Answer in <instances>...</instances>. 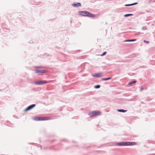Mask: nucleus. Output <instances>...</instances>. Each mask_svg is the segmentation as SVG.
Here are the masks:
<instances>
[{
  "label": "nucleus",
  "instance_id": "1",
  "mask_svg": "<svg viewBox=\"0 0 155 155\" xmlns=\"http://www.w3.org/2000/svg\"><path fill=\"white\" fill-rule=\"evenodd\" d=\"M136 142H122L117 143H116V145L118 146H132L136 145Z\"/></svg>",
  "mask_w": 155,
  "mask_h": 155
},
{
  "label": "nucleus",
  "instance_id": "2",
  "mask_svg": "<svg viewBox=\"0 0 155 155\" xmlns=\"http://www.w3.org/2000/svg\"><path fill=\"white\" fill-rule=\"evenodd\" d=\"M78 13L80 15L84 16H88L92 18H94L95 17L94 15L88 12L81 11L79 12Z\"/></svg>",
  "mask_w": 155,
  "mask_h": 155
},
{
  "label": "nucleus",
  "instance_id": "3",
  "mask_svg": "<svg viewBox=\"0 0 155 155\" xmlns=\"http://www.w3.org/2000/svg\"><path fill=\"white\" fill-rule=\"evenodd\" d=\"M101 113L100 111H94L90 112L88 114L91 117H96L99 115Z\"/></svg>",
  "mask_w": 155,
  "mask_h": 155
},
{
  "label": "nucleus",
  "instance_id": "4",
  "mask_svg": "<svg viewBox=\"0 0 155 155\" xmlns=\"http://www.w3.org/2000/svg\"><path fill=\"white\" fill-rule=\"evenodd\" d=\"M49 117H35L33 119L36 121L45 120H49Z\"/></svg>",
  "mask_w": 155,
  "mask_h": 155
},
{
  "label": "nucleus",
  "instance_id": "5",
  "mask_svg": "<svg viewBox=\"0 0 155 155\" xmlns=\"http://www.w3.org/2000/svg\"><path fill=\"white\" fill-rule=\"evenodd\" d=\"M48 82L46 81H40L35 82V84L36 85H40L43 84H45L48 83Z\"/></svg>",
  "mask_w": 155,
  "mask_h": 155
},
{
  "label": "nucleus",
  "instance_id": "6",
  "mask_svg": "<svg viewBox=\"0 0 155 155\" xmlns=\"http://www.w3.org/2000/svg\"><path fill=\"white\" fill-rule=\"evenodd\" d=\"M36 105L35 104H32L31 105H30L28 106L26 109H25L24 111H26L28 110H29L34 107Z\"/></svg>",
  "mask_w": 155,
  "mask_h": 155
},
{
  "label": "nucleus",
  "instance_id": "7",
  "mask_svg": "<svg viewBox=\"0 0 155 155\" xmlns=\"http://www.w3.org/2000/svg\"><path fill=\"white\" fill-rule=\"evenodd\" d=\"M92 76L94 77H100L103 75L101 73H97L94 74H92Z\"/></svg>",
  "mask_w": 155,
  "mask_h": 155
},
{
  "label": "nucleus",
  "instance_id": "8",
  "mask_svg": "<svg viewBox=\"0 0 155 155\" xmlns=\"http://www.w3.org/2000/svg\"><path fill=\"white\" fill-rule=\"evenodd\" d=\"M35 72L36 73H45L46 72V71L45 70H35Z\"/></svg>",
  "mask_w": 155,
  "mask_h": 155
},
{
  "label": "nucleus",
  "instance_id": "9",
  "mask_svg": "<svg viewBox=\"0 0 155 155\" xmlns=\"http://www.w3.org/2000/svg\"><path fill=\"white\" fill-rule=\"evenodd\" d=\"M72 6L74 7H81V4L80 3H78L76 4H72Z\"/></svg>",
  "mask_w": 155,
  "mask_h": 155
},
{
  "label": "nucleus",
  "instance_id": "10",
  "mask_svg": "<svg viewBox=\"0 0 155 155\" xmlns=\"http://www.w3.org/2000/svg\"><path fill=\"white\" fill-rule=\"evenodd\" d=\"M117 111L121 112H125L127 111V110H125L123 109H117Z\"/></svg>",
  "mask_w": 155,
  "mask_h": 155
},
{
  "label": "nucleus",
  "instance_id": "11",
  "mask_svg": "<svg viewBox=\"0 0 155 155\" xmlns=\"http://www.w3.org/2000/svg\"><path fill=\"white\" fill-rule=\"evenodd\" d=\"M136 39H128L125 40L124 41L125 42H129V41H134L136 40Z\"/></svg>",
  "mask_w": 155,
  "mask_h": 155
},
{
  "label": "nucleus",
  "instance_id": "12",
  "mask_svg": "<svg viewBox=\"0 0 155 155\" xmlns=\"http://www.w3.org/2000/svg\"><path fill=\"white\" fill-rule=\"evenodd\" d=\"M137 82V81L136 80L134 81H131L128 84L129 85H131L132 84H135Z\"/></svg>",
  "mask_w": 155,
  "mask_h": 155
},
{
  "label": "nucleus",
  "instance_id": "13",
  "mask_svg": "<svg viewBox=\"0 0 155 155\" xmlns=\"http://www.w3.org/2000/svg\"><path fill=\"white\" fill-rule=\"evenodd\" d=\"M111 78H103L102 79V81H107L108 80H110L111 79Z\"/></svg>",
  "mask_w": 155,
  "mask_h": 155
},
{
  "label": "nucleus",
  "instance_id": "14",
  "mask_svg": "<svg viewBox=\"0 0 155 155\" xmlns=\"http://www.w3.org/2000/svg\"><path fill=\"white\" fill-rule=\"evenodd\" d=\"M133 15L132 14H128L125 15L124 16L125 17H127L130 16H132Z\"/></svg>",
  "mask_w": 155,
  "mask_h": 155
},
{
  "label": "nucleus",
  "instance_id": "15",
  "mask_svg": "<svg viewBox=\"0 0 155 155\" xmlns=\"http://www.w3.org/2000/svg\"><path fill=\"white\" fill-rule=\"evenodd\" d=\"M100 85H97L94 86V88L96 89L99 88L100 87Z\"/></svg>",
  "mask_w": 155,
  "mask_h": 155
},
{
  "label": "nucleus",
  "instance_id": "16",
  "mask_svg": "<svg viewBox=\"0 0 155 155\" xmlns=\"http://www.w3.org/2000/svg\"><path fill=\"white\" fill-rule=\"evenodd\" d=\"M107 53V52L105 51L102 54H101V56H104Z\"/></svg>",
  "mask_w": 155,
  "mask_h": 155
},
{
  "label": "nucleus",
  "instance_id": "17",
  "mask_svg": "<svg viewBox=\"0 0 155 155\" xmlns=\"http://www.w3.org/2000/svg\"><path fill=\"white\" fill-rule=\"evenodd\" d=\"M147 29V28L146 27H143L142 28V30H146Z\"/></svg>",
  "mask_w": 155,
  "mask_h": 155
},
{
  "label": "nucleus",
  "instance_id": "18",
  "mask_svg": "<svg viewBox=\"0 0 155 155\" xmlns=\"http://www.w3.org/2000/svg\"><path fill=\"white\" fill-rule=\"evenodd\" d=\"M143 42L146 43H147V44H149V42L148 41H146V40H144L143 41Z\"/></svg>",
  "mask_w": 155,
  "mask_h": 155
},
{
  "label": "nucleus",
  "instance_id": "19",
  "mask_svg": "<svg viewBox=\"0 0 155 155\" xmlns=\"http://www.w3.org/2000/svg\"><path fill=\"white\" fill-rule=\"evenodd\" d=\"M29 43L31 44L33 43V41L32 40H31L29 41Z\"/></svg>",
  "mask_w": 155,
  "mask_h": 155
},
{
  "label": "nucleus",
  "instance_id": "20",
  "mask_svg": "<svg viewBox=\"0 0 155 155\" xmlns=\"http://www.w3.org/2000/svg\"><path fill=\"white\" fill-rule=\"evenodd\" d=\"M125 6H132V5H131V4H126V5H125Z\"/></svg>",
  "mask_w": 155,
  "mask_h": 155
},
{
  "label": "nucleus",
  "instance_id": "21",
  "mask_svg": "<svg viewBox=\"0 0 155 155\" xmlns=\"http://www.w3.org/2000/svg\"><path fill=\"white\" fill-rule=\"evenodd\" d=\"M144 89V88L142 87H140V91H143Z\"/></svg>",
  "mask_w": 155,
  "mask_h": 155
},
{
  "label": "nucleus",
  "instance_id": "22",
  "mask_svg": "<svg viewBox=\"0 0 155 155\" xmlns=\"http://www.w3.org/2000/svg\"><path fill=\"white\" fill-rule=\"evenodd\" d=\"M137 3H133V4H131V5H132H132H137Z\"/></svg>",
  "mask_w": 155,
  "mask_h": 155
},
{
  "label": "nucleus",
  "instance_id": "23",
  "mask_svg": "<svg viewBox=\"0 0 155 155\" xmlns=\"http://www.w3.org/2000/svg\"><path fill=\"white\" fill-rule=\"evenodd\" d=\"M41 67H42L41 66H37L36 67V68H41Z\"/></svg>",
  "mask_w": 155,
  "mask_h": 155
}]
</instances>
